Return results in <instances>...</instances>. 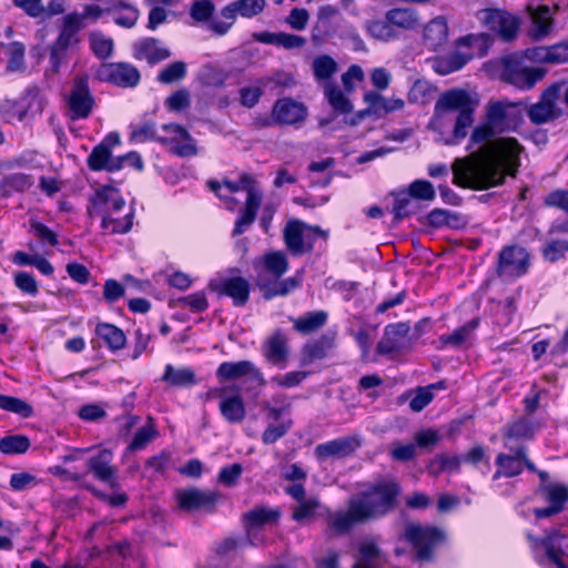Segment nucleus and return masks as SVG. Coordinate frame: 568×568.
<instances>
[{
	"mask_svg": "<svg viewBox=\"0 0 568 568\" xmlns=\"http://www.w3.org/2000/svg\"><path fill=\"white\" fill-rule=\"evenodd\" d=\"M476 144H468L471 150ZM467 156L452 164L453 183L459 187L488 190L503 185L506 178L515 179L526 156L525 146L514 136H498L478 144Z\"/></svg>",
	"mask_w": 568,
	"mask_h": 568,
	"instance_id": "f257e3e1",
	"label": "nucleus"
},
{
	"mask_svg": "<svg viewBox=\"0 0 568 568\" xmlns=\"http://www.w3.org/2000/svg\"><path fill=\"white\" fill-rule=\"evenodd\" d=\"M478 100L463 89H450L440 94L428 124L444 145H458L468 135L475 122Z\"/></svg>",
	"mask_w": 568,
	"mask_h": 568,
	"instance_id": "f03ea898",
	"label": "nucleus"
},
{
	"mask_svg": "<svg viewBox=\"0 0 568 568\" xmlns=\"http://www.w3.org/2000/svg\"><path fill=\"white\" fill-rule=\"evenodd\" d=\"M400 493L394 480H382L348 500L347 510L328 516V525L338 534L347 532L353 526L382 518L390 513Z\"/></svg>",
	"mask_w": 568,
	"mask_h": 568,
	"instance_id": "7ed1b4c3",
	"label": "nucleus"
},
{
	"mask_svg": "<svg viewBox=\"0 0 568 568\" xmlns=\"http://www.w3.org/2000/svg\"><path fill=\"white\" fill-rule=\"evenodd\" d=\"M521 102L509 100L489 101L485 106L483 121L470 132V144H483L504 133L518 132L524 124Z\"/></svg>",
	"mask_w": 568,
	"mask_h": 568,
	"instance_id": "20e7f679",
	"label": "nucleus"
},
{
	"mask_svg": "<svg viewBox=\"0 0 568 568\" xmlns=\"http://www.w3.org/2000/svg\"><path fill=\"white\" fill-rule=\"evenodd\" d=\"M125 201L120 192L112 186L98 189L91 199L88 213L91 217L101 216V229L105 234H126L133 227L134 210L121 217L119 214L124 209Z\"/></svg>",
	"mask_w": 568,
	"mask_h": 568,
	"instance_id": "39448f33",
	"label": "nucleus"
},
{
	"mask_svg": "<svg viewBox=\"0 0 568 568\" xmlns=\"http://www.w3.org/2000/svg\"><path fill=\"white\" fill-rule=\"evenodd\" d=\"M292 403L284 394H276L271 399L262 403V412L265 414L267 427L262 434V442L271 445L284 437L293 426L290 417Z\"/></svg>",
	"mask_w": 568,
	"mask_h": 568,
	"instance_id": "423d86ee",
	"label": "nucleus"
},
{
	"mask_svg": "<svg viewBox=\"0 0 568 568\" xmlns=\"http://www.w3.org/2000/svg\"><path fill=\"white\" fill-rule=\"evenodd\" d=\"M527 539L535 560L544 568H568V555L562 548L566 536L558 529H550L542 538L527 532Z\"/></svg>",
	"mask_w": 568,
	"mask_h": 568,
	"instance_id": "0eeeda50",
	"label": "nucleus"
},
{
	"mask_svg": "<svg viewBox=\"0 0 568 568\" xmlns=\"http://www.w3.org/2000/svg\"><path fill=\"white\" fill-rule=\"evenodd\" d=\"M239 184L243 191H246V200L244 207L241 210L235 221L233 230L234 236L241 235L254 223L263 197L261 190L257 187V182L252 174H241Z\"/></svg>",
	"mask_w": 568,
	"mask_h": 568,
	"instance_id": "6e6552de",
	"label": "nucleus"
},
{
	"mask_svg": "<svg viewBox=\"0 0 568 568\" xmlns=\"http://www.w3.org/2000/svg\"><path fill=\"white\" fill-rule=\"evenodd\" d=\"M545 75L546 69L527 67L517 57H507L503 60V80L519 90L532 89Z\"/></svg>",
	"mask_w": 568,
	"mask_h": 568,
	"instance_id": "1a4fd4ad",
	"label": "nucleus"
},
{
	"mask_svg": "<svg viewBox=\"0 0 568 568\" xmlns=\"http://www.w3.org/2000/svg\"><path fill=\"white\" fill-rule=\"evenodd\" d=\"M405 539L412 544L416 557L420 561L430 560L433 551L445 538L442 530L419 524H407L404 531Z\"/></svg>",
	"mask_w": 568,
	"mask_h": 568,
	"instance_id": "9d476101",
	"label": "nucleus"
},
{
	"mask_svg": "<svg viewBox=\"0 0 568 568\" xmlns=\"http://www.w3.org/2000/svg\"><path fill=\"white\" fill-rule=\"evenodd\" d=\"M561 85L554 83L540 94L539 100L531 104L527 110V115L532 124L540 125L552 122L562 115V110L558 105Z\"/></svg>",
	"mask_w": 568,
	"mask_h": 568,
	"instance_id": "9b49d317",
	"label": "nucleus"
},
{
	"mask_svg": "<svg viewBox=\"0 0 568 568\" xmlns=\"http://www.w3.org/2000/svg\"><path fill=\"white\" fill-rule=\"evenodd\" d=\"M120 135L109 133L98 145L93 148L87 159V164L92 171L116 172L121 170L119 156L112 155V150L120 145Z\"/></svg>",
	"mask_w": 568,
	"mask_h": 568,
	"instance_id": "f8f14e48",
	"label": "nucleus"
},
{
	"mask_svg": "<svg viewBox=\"0 0 568 568\" xmlns=\"http://www.w3.org/2000/svg\"><path fill=\"white\" fill-rule=\"evenodd\" d=\"M178 507L187 513L199 510L213 511L220 498L217 491L202 490L200 488L178 489L174 493Z\"/></svg>",
	"mask_w": 568,
	"mask_h": 568,
	"instance_id": "ddd939ff",
	"label": "nucleus"
},
{
	"mask_svg": "<svg viewBox=\"0 0 568 568\" xmlns=\"http://www.w3.org/2000/svg\"><path fill=\"white\" fill-rule=\"evenodd\" d=\"M216 376L221 381L245 378L253 387L265 385L261 369L251 361L223 362L216 371Z\"/></svg>",
	"mask_w": 568,
	"mask_h": 568,
	"instance_id": "4468645a",
	"label": "nucleus"
},
{
	"mask_svg": "<svg viewBox=\"0 0 568 568\" xmlns=\"http://www.w3.org/2000/svg\"><path fill=\"white\" fill-rule=\"evenodd\" d=\"M209 290L220 296H229L235 306L246 304L250 296V283L241 276H219L210 281Z\"/></svg>",
	"mask_w": 568,
	"mask_h": 568,
	"instance_id": "2eb2a0df",
	"label": "nucleus"
},
{
	"mask_svg": "<svg viewBox=\"0 0 568 568\" xmlns=\"http://www.w3.org/2000/svg\"><path fill=\"white\" fill-rule=\"evenodd\" d=\"M529 267V254L520 246H508L499 253L498 275L515 278L524 275Z\"/></svg>",
	"mask_w": 568,
	"mask_h": 568,
	"instance_id": "dca6fc26",
	"label": "nucleus"
},
{
	"mask_svg": "<svg viewBox=\"0 0 568 568\" xmlns=\"http://www.w3.org/2000/svg\"><path fill=\"white\" fill-rule=\"evenodd\" d=\"M538 494L548 503V506L534 509L537 519L548 518L561 513L568 503V486L564 484H544L539 487Z\"/></svg>",
	"mask_w": 568,
	"mask_h": 568,
	"instance_id": "f3484780",
	"label": "nucleus"
},
{
	"mask_svg": "<svg viewBox=\"0 0 568 568\" xmlns=\"http://www.w3.org/2000/svg\"><path fill=\"white\" fill-rule=\"evenodd\" d=\"M101 81L113 83L122 88H133L140 81L139 70L130 63H105L97 72Z\"/></svg>",
	"mask_w": 568,
	"mask_h": 568,
	"instance_id": "a211bd4d",
	"label": "nucleus"
},
{
	"mask_svg": "<svg viewBox=\"0 0 568 568\" xmlns=\"http://www.w3.org/2000/svg\"><path fill=\"white\" fill-rule=\"evenodd\" d=\"M262 354L265 361L281 369L285 368L290 356L287 334L282 329H275L262 343Z\"/></svg>",
	"mask_w": 568,
	"mask_h": 568,
	"instance_id": "6ab92c4d",
	"label": "nucleus"
},
{
	"mask_svg": "<svg viewBox=\"0 0 568 568\" xmlns=\"http://www.w3.org/2000/svg\"><path fill=\"white\" fill-rule=\"evenodd\" d=\"M162 131L166 135L161 138V143L168 145L172 153L183 158L196 154L195 141L185 128L178 124H164Z\"/></svg>",
	"mask_w": 568,
	"mask_h": 568,
	"instance_id": "aec40b11",
	"label": "nucleus"
},
{
	"mask_svg": "<svg viewBox=\"0 0 568 568\" xmlns=\"http://www.w3.org/2000/svg\"><path fill=\"white\" fill-rule=\"evenodd\" d=\"M484 22L489 30L498 34L504 41L514 40L520 26V21L516 16L503 10H488Z\"/></svg>",
	"mask_w": 568,
	"mask_h": 568,
	"instance_id": "412c9836",
	"label": "nucleus"
},
{
	"mask_svg": "<svg viewBox=\"0 0 568 568\" xmlns=\"http://www.w3.org/2000/svg\"><path fill=\"white\" fill-rule=\"evenodd\" d=\"M408 323L389 324L385 327L383 337L377 344V352L379 354H393L410 345Z\"/></svg>",
	"mask_w": 568,
	"mask_h": 568,
	"instance_id": "4be33fe9",
	"label": "nucleus"
},
{
	"mask_svg": "<svg viewBox=\"0 0 568 568\" xmlns=\"http://www.w3.org/2000/svg\"><path fill=\"white\" fill-rule=\"evenodd\" d=\"M306 118V106L291 98L277 100L272 109V119L278 124L297 125L302 124Z\"/></svg>",
	"mask_w": 568,
	"mask_h": 568,
	"instance_id": "5701e85b",
	"label": "nucleus"
},
{
	"mask_svg": "<svg viewBox=\"0 0 568 568\" xmlns=\"http://www.w3.org/2000/svg\"><path fill=\"white\" fill-rule=\"evenodd\" d=\"M71 119H85L90 115L93 106V98L90 94L88 80L78 78L68 100Z\"/></svg>",
	"mask_w": 568,
	"mask_h": 568,
	"instance_id": "b1692460",
	"label": "nucleus"
},
{
	"mask_svg": "<svg viewBox=\"0 0 568 568\" xmlns=\"http://www.w3.org/2000/svg\"><path fill=\"white\" fill-rule=\"evenodd\" d=\"M359 446L361 439L358 436L338 437L317 445L314 454L318 460L343 458L354 453Z\"/></svg>",
	"mask_w": 568,
	"mask_h": 568,
	"instance_id": "393cba45",
	"label": "nucleus"
},
{
	"mask_svg": "<svg viewBox=\"0 0 568 568\" xmlns=\"http://www.w3.org/2000/svg\"><path fill=\"white\" fill-rule=\"evenodd\" d=\"M112 459V453L102 449L88 460V467L97 479L109 484L111 488H115L118 486L116 469L111 465Z\"/></svg>",
	"mask_w": 568,
	"mask_h": 568,
	"instance_id": "a878e982",
	"label": "nucleus"
},
{
	"mask_svg": "<svg viewBox=\"0 0 568 568\" xmlns=\"http://www.w3.org/2000/svg\"><path fill=\"white\" fill-rule=\"evenodd\" d=\"M170 55L171 51L155 38H144L133 44V57L138 60H146L150 64L163 61Z\"/></svg>",
	"mask_w": 568,
	"mask_h": 568,
	"instance_id": "bb28decb",
	"label": "nucleus"
},
{
	"mask_svg": "<svg viewBox=\"0 0 568 568\" xmlns=\"http://www.w3.org/2000/svg\"><path fill=\"white\" fill-rule=\"evenodd\" d=\"M524 460H526V448L518 447L513 455L499 454L496 458L498 470L494 474L493 479L497 480L501 476L514 477L523 471Z\"/></svg>",
	"mask_w": 568,
	"mask_h": 568,
	"instance_id": "cd10ccee",
	"label": "nucleus"
},
{
	"mask_svg": "<svg viewBox=\"0 0 568 568\" xmlns=\"http://www.w3.org/2000/svg\"><path fill=\"white\" fill-rule=\"evenodd\" d=\"M253 38L264 44H273L286 50L298 49L305 45L306 39L292 33L263 31L254 33Z\"/></svg>",
	"mask_w": 568,
	"mask_h": 568,
	"instance_id": "c85d7f7f",
	"label": "nucleus"
},
{
	"mask_svg": "<svg viewBox=\"0 0 568 568\" xmlns=\"http://www.w3.org/2000/svg\"><path fill=\"white\" fill-rule=\"evenodd\" d=\"M334 345V334H325L316 341L307 343L302 349V365L306 366L314 361L326 357Z\"/></svg>",
	"mask_w": 568,
	"mask_h": 568,
	"instance_id": "c756f323",
	"label": "nucleus"
},
{
	"mask_svg": "<svg viewBox=\"0 0 568 568\" xmlns=\"http://www.w3.org/2000/svg\"><path fill=\"white\" fill-rule=\"evenodd\" d=\"M385 18L393 29L414 30L420 24V17L413 8H393L386 11Z\"/></svg>",
	"mask_w": 568,
	"mask_h": 568,
	"instance_id": "7c9ffc66",
	"label": "nucleus"
},
{
	"mask_svg": "<svg viewBox=\"0 0 568 568\" xmlns=\"http://www.w3.org/2000/svg\"><path fill=\"white\" fill-rule=\"evenodd\" d=\"M306 224L300 221L288 222L284 230V240L287 248L294 255L304 254Z\"/></svg>",
	"mask_w": 568,
	"mask_h": 568,
	"instance_id": "2f4dec72",
	"label": "nucleus"
},
{
	"mask_svg": "<svg viewBox=\"0 0 568 568\" xmlns=\"http://www.w3.org/2000/svg\"><path fill=\"white\" fill-rule=\"evenodd\" d=\"M448 38V26L444 17H437L428 22L424 30V39L434 50L444 44Z\"/></svg>",
	"mask_w": 568,
	"mask_h": 568,
	"instance_id": "473e14b6",
	"label": "nucleus"
},
{
	"mask_svg": "<svg viewBox=\"0 0 568 568\" xmlns=\"http://www.w3.org/2000/svg\"><path fill=\"white\" fill-rule=\"evenodd\" d=\"M365 32L374 40L389 42L398 39V32L392 28L389 21L381 19H371L364 23Z\"/></svg>",
	"mask_w": 568,
	"mask_h": 568,
	"instance_id": "72a5a7b5",
	"label": "nucleus"
},
{
	"mask_svg": "<svg viewBox=\"0 0 568 568\" xmlns=\"http://www.w3.org/2000/svg\"><path fill=\"white\" fill-rule=\"evenodd\" d=\"M95 334L108 345L111 351H119L125 346L126 337L123 331L113 324L99 323Z\"/></svg>",
	"mask_w": 568,
	"mask_h": 568,
	"instance_id": "f704fd0d",
	"label": "nucleus"
},
{
	"mask_svg": "<svg viewBox=\"0 0 568 568\" xmlns=\"http://www.w3.org/2000/svg\"><path fill=\"white\" fill-rule=\"evenodd\" d=\"M479 320L473 318L465 325L458 327L450 334H445L439 337L440 348H444L446 346L452 347H460L464 345L471 336V334L475 332V329L478 327Z\"/></svg>",
	"mask_w": 568,
	"mask_h": 568,
	"instance_id": "c9c22d12",
	"label": "nucleus"
},
{
	"mask_svg": "<svg viewBox=\"0 0 568 568\" xmlns=\"http://www.w3.org/2000/svg\"><path fill=\"white\" fill-rule=\"evenodd\" d=\"M532 28L530 30V37L534 40H541L546 38L552 27V19L550 17L549 8L541 6L531 13Z\"/></svg>",
	"mask_w": 568,
	"mask_h": 568,
	"instance_id": "e433bc0d",
	"label": "nucleus"
},
{
	"mask_svg": "<svg viewBox=\"0 0 568 568\" xmlns=\"http://www.w3.org/2000/svg\"><path fill=\"white\" fill-rule=\"evenodd\" d=\"M162 381L176 387H187L196 384L195 373L190 367L174 368L168 364Z\"/></svg>",
	"mask_w": 568,
	"mask_h": 568,
	"instance_id": "4c0bfd02",
	"label": "nucleus"
},
{
	"mask_svg": "<svg viewBox=\"0 0 568 568\" xmlns=\"http://www.w3.org/2000/svg\"><path fill=\"white\" fill-rule=\"evenodd\" d=\"M382 554L374 541H363L359 545V552L354 568H379Z\"/></svg>",
	"mask_w": 568,
	"mask_h": 568,
	"instance_id": "58836bf2",
	"label": "nucleus"
},
{
	"mask_svg": "<svg viewBox=\"0 0 568 568\" xmlns=\"http://www.w3.org/2000/svg\"><path fill=\"white\" fill-rule=\"evenodd\" d=\"M280 517V510L267 507H255L243 515V519L248 529L256 528L266 524L275 523Z\"/></svg>",
	"mask_w": 568,
	"mask_h": 568,
	"instance_id": "ea45409f",
	"label": "nucleus"
},
{
	"mask_svg": "<svg viewBox=\"0 0 568 568\" xmlns=\"http://www.w3.org/2000/svg\"><path fill=\"white\" fill-rule=\"evenodd\" d=\"M220 410L222 416L231 424L241 423L245 417V406L240 396L222 398Z\"/></svg>",
	"mask_w": 568,
	"mask_h": 568,
	"instance_id": "a19ab883",
	"label": "nucleus"
},
{
	"mask_svg": "<svg viewBox=\"0 0 568 568\" xmlns=\"http://www.w3.org/2000/svg\"><path fill=\"white\" fill-rule=\"evenodd\" d=\"M327 313L316 311L306 313L304 316L293 320L294 328L302 334H310L325 325Z\"/></svg>",
	"mask_w": 568,
	"mask_h": 568,
	"instance_id": "79ce46f5",
	"label": "nucleus"
},
{
	"mask_svg": "<svg viewBox=\"0 0 568 568\" xmlns=\"http://www.w3.org/2000/svg\"><path fill=\"white\" fill-rule=\"evenodd\" d=\"M33 184L32 178L24 173L6 175L0 183V192L9 196L12 192H24Z\"/></svg>",
	"mask_w": 568,
	"mask_h": 568,
	"instance_id": "37998d69",
	"label": "nucleus"
},
{
	"mask_svg": "<svg viewBox=\"0 0 568 568\" xmlns=\"http://www.w3.org/2000/svg\"><path fill=\"white\" fill-rule=\"evenodd\" d=\"M470 54L454 51L450 54L438 59L435 62V70L439 74H449L452 72L460 70L470 60Z\"/></svg>",
	"mask_w": 568,
	"mask_h": 568,
	"instance_id": "c03bdc74",
	"label": "nucleus"
},
{
	"mask_svg": "<svg viewBox=\"0 0 568 568\" xmlns=\"http://www.w3.org/2000/svg\"><path fill=\"white\" fill-rule=\"evenodd\" d=\"M324 94L334 110L342 114L352 112L351 101L344 95L338 87L332 82H327L324 87Z\"/></svg>",
	"mask_w": 568,
	"mask_h": 568,
	"instance_id": "a18cd8bd",
	"label": "nucleus"
},
{
	"mask_svg": "<svg viewBox=\"0 0 568 568\" xmlns=\"http://www.w3.org/2000/svg\"><path fill=\"white\" fill-rule=\"evenodd\" d=\"M302 278L298 274L287 277L283 281L275 282L270 286H265L264 297L266 300L275 296H285L295 291L301 285Z\"/></svg>",
	"mask_w": 568,
	"mask_h": 568,
	"instance_id": "49530a36",
	"label": "nucleus"
},
{
	"mask_svg": "<svg viewBox=\"0 0 568 568\" xmlns=\"http://www.w3.org/2000/svg\"><path fill=\"white\" fill-rule=\"evenodd\" d=\"M264 268L275 278H280L288 270V261L283 252H271L263 257Z\"/></svg>",
	"mask_w": 568,
	"mask_h": 568,
	"instance_id": "de8ad7c7",
	"label": "nucleus"
},
{
	"mask_svg": "<svg viewBox=\"0 0 568 568\" xmlns=\"http://www.w3.org/2000/svg\"><path fill=\"white\" fill-rule=\"evenodd\" d=\"M30 447V439L23 435L6 436L0 440V452L7 455L23 454Z\"/></svg>",
	"mask_w": 568,
	"mask_h": 568,
	"instance_id": "09e8293b",
	"label": "nucleus"
},
{
	"mask_svg": "<svg viewBox=\"0 0 568 568\" xmlns=\"http://www.w3.org/2000/svg\"><path fill=\"white\" fill-rule=\"evenodd\" d=\"M258 84L264 89L275 90L280 88H290L294 84V78L291 73L275 71L271 75L258 79Z\"/></svg>",
	"mask_w": 568,
	"mask_h": 568,
	"instance_id": "8fccbe9b",
	"label": "nucleus"
},
{
	"mask_svg": "<svg viewBox=\"0 0 568 568\" xmlns=\"http://www.w3.org/2000/svg\"><path fill=\"white\" fill-rule=\"evenodd\" d=\"M0 408L7 412L18 414L22 417H29L32 415L31 405L13 396L0 394Z\"/></svg>",
	"mask_w": 568,
	"mask_h": 568,
	"instance_id": "3c124183",
	"label": "nucleus"
},
{
	"mask_svg": "<svg viewBox=\"0 0 568 568\" xmlns=\"http://www.w3.org/2000/svg\"><path fill=\"white\" fill-rule=\"evenodd\" d=\"M313 71L317 80H328L337 71V63L329 55H320L313 61Z\"/></svg>",
	"mask_w": 568,
	"mask_h": 568,
	"instance_id": "603ef678",
	"label": "nucleus"
},
{
	"mask_svg": "<svg viewBox=\"0 0 568 568\" xmlns=\"http://www.w3.org/2000/svg\"><path fill=\"white\" fill-rule=\"evenodd\" d=\"M434 93V87L425 81L417 80L408 92V99L413 103L426 104Z\"/></svg>",
	"mask_w": 568,
	"mask_h": 568,
	"instance_id": "864d4df0",
	"label": "nucleus"
},
{
	"mask_svg": "<svg viewBox=\"0 0 568 568\" xmlns=\"http://www.w3.org/2000/svg\"><path fill=\"white\" fill-rule=\"evenodd\" d=\"M186 74V64L182 61H175L165 67L158 75L161 83L170 84L182 80Z\"/></svg>",
	"mask_w": 568,
	"mask_h": 568,
	"instance_id": "5fc2aeb1",
	"label": "nucleus"
},
{
	"mask_svg": "<svg viewBox=\"0 0 568 568\" xmlns=\"http://www.w3.org/2000/svg\"><path fill=\"white\" fill-rule=\"evenodd\" d=\"M568 252V240H549L542 247V255L549 262H556Z\"/></svg>",
	"mask_w": 568,
	"mask_h": 568,
	"instance_id": "6e6d98bb",
	"label": "nucleus"
},
{
	"mask_svg": "<svg viewBox=\"0 0 568 568\" xmlns=\"http://www.w3.org/2000/svg\"><path fill=\"white\" fill-rule=\"evenodd\" d=\"M320 507V501L316 497H308L302 501L293 510V519L296 521H304L311 519L316 509Z\"/></svg>",
	"mask_w": 568,
	"mask_h": 568,
	"instance_id": "4d7b16f0",
	"label": "nucleus"
},
{
	"mask_svg": "<svg viewBox=\"0 0 568 568\" xmlns=\"http://www.w3.org/2000/svg\"><path fill=\"white\" fill-rule=\"evenodd\" d=\"M407 195L423 201H433L436 196V192L429 181L416 180L410 183L409 193Z\"/></svg>",
	"mask_w": 568,
	"mask_h": 568,
	"instance_id": "13d9d810",
	"label": "nucleus"
},
{
	"mask_svg": "<svg viewBox=\"0 0 568 568\" xmlns=\"http://www.w3.org/2000/svg\"><path fill=\"white\" fill-rule=\"evenodd\" d=\"M156 435L153 425L148 424L136 430L133 436L129 449L131 452H138L143 449Z\"/></svg>",
	"mask_w": 568,
	"mask_h": 568,
	"instance_id": "bf43d9fd",
	"label": "nucleus"
},
{
	"mask_svg": "<svg viewBox=\"0 0 568 568\" xmlns=\"http://www.w3.org/2000/svg\"><path fill=\"white\" fill-rule=\"evenodd\" d=\"M90 41L91 48L97 57L105 59L111 55L113 49L112 39L105 38L101 33H92Z\"/></svg>",
	"mask_w": 568,
	"mask_h": 568,
	"instance_id": "052dcab7",
	"label": "nucleus"
},
{
	"mask_svg": "<svg viewBox=\"0 0 568 568\" xmlns=\"http://www.w3.org/2000/svg\"><path fill=\"white\" fill-rule=\"evenodd\" d=\"M235 3L241 17L253 18L264 10L266 0H235Z\"/></svg>",
	"mask_w": 568,
	"mask_h": 568,
	"instance_id": "680f3d73",
	"label": "nucleus"
},
{
	"mask_svg": "<svg viewBox=\"0 0 568 568\" xmlns=\"http://www.w3.org/2000/svg\"><path fill=\"white\" fill-rule=\"evenodd\" d=\"M412 204L409 195L400 192L395 196V202L392 209L394 214V222L399 223L402 220L410 215L409 205Z\"/></svg>",
	"mask_w": 568,
	"mask_h": 568,
	"instance_id": "e2e57ef3",
	"label": "nucleus"
},
{
	"mask_svg": "<svg viewBox=\"0 0 568 568\" xmlns=\"http://www.w3.org/2000/svg\"><path fill=\"white\" fill-rule=\"evenodd\" d=\"M9 61L8 69L20 71L24 68V47L19 42H12L8 47Z\"/></svg>",
	"mask_w": 568,
	"mask_h": 568,
	"instance_id": "0e129e2a",
	"label": "nucleus"
},
{
	"mask_svg": "<svg viewBox=\"0 0 568 568\" xmlns=\"http://www.w3.org/2000/svg\"><path fill=\"white\" fill-rule=\"evenodd\" d=\"M534 435L531 424L526 419H519L509 425L505 432L508 439L531 438Z\"/></svg>",
	"mask_w": 568,
	"mask_h": 568,
	"instance_id": "69168bd1",
	"label": "nucleus"
},
{
	"mask_svg": "<svg viewBox=\"0 0 568 568\" xmlns=\"http://www.w3.org/2000/svg\"><path fill=\"white\" fill-rule=\"evenodd\" d=\"M215 7L210 0H199L191 7L190 14L197 22H205L212 17Z\"/></svg>",
	"mask_w": 568,
	"mask_h": 568,
	"instance_id": "338daca9",
	"label": "nucleus"
},
{
	"mask_svg": "<svg viewBox=\"0 0 568 568\" xmlns=\"http://www.w3.org/2000/svg\"><path fill=\"white\" fill-rule=\"evenodd\" d=\"M14 284L20 291L30 296H36L39 292L34 276L28 272H18L14 275Z\"/></svg>",
	"mask_w": 568,
	"mask_h": 568,
	"instance_id": "774afa93",
	"label": "nucleus"
}]
</instances>
